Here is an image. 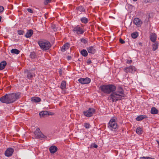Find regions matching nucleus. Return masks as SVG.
<instances>
[{
  "mask_svg": "<svg viewBox=\"0 0 159 159\" xmlns=\"http://www.w3.org/2000/svg\"><path fill=\"white\" fill-rule=\"evenodd\" d=\"M102 92L106 94H111L108 97V100L112 102L122 100L125 97L123 88L121 86L117 88L112 84L102 85L99 87Z\"/></svg>",
  "mask_w": 159,
  "mask_h": 159,
  "instance_id": "f257e3e1",
  "label": "nucleus"
},
{
  "mask_svg": "<svg viewBox=\"0 0 159 159\" xmlns=\"http://www.w3.org/2000/svg\"><path fill=\"white\" fill-rule=\"evenodd\" d=\"M20 96L19 93L7 94L0 98V101L7 104L11 103L19 99Z\"/></svg>",
  "mask_w": 159,
  "mask_h": 159,
  "instance_id": "f03ea898",
  "label": "nucleus"
},
{
  "mask_svg": "<svg viewBox=\"0 0 159 159\" xmlns=\"http://www.w3.org/2000/svg\"><path fill=\"white\" fill-rule=\"evenodd\" d=\"M40 48L43 50H48L51 47L50 43L48 40L45 39H40L38 41Z\"/></svg>",
  "mask_w": 159,
  "mask_h": 159,
  "instance_id": "7ed1b4c3",
  "label": "nucleus"
},
{
  "mask_svg": "<svg viewBox=\"0 0 159 159\" xmlns=\"http://www.w3.org/2000/svg\"><path fill=\"white\" fill-rule=\"evenodd\" d=\"M116 119L117 118L116 117H112L109 122L108 127L112 131L117 128V124L116 121Z\"/></svg>",
  "mask_w": 159,
  "mask_h": 159,
  "instance_id": "20e7f679",
  "label": "nucleus"
},
{
  "mask_svg": "<svg viewBox=\"0 0 159 159\" xmlns=\"http://www.w3.org/2000/svg\"><path fill=\"white\" fill-rule=\"evenodd\" d=\"M95 112V110L93 108H89L88 110L84 111L83 113L87 117H91Z\"/></svg>",
  "mask_w": 159,
  "mask_h": 159,
  "instance_id": "39448f33",
  "label": "nucleus"
},
{
  "mask_svg": "<svg viewBox=\"0 0 159 159\" xmlns=\"http://www.w3.org/2000/svg\"><path fill=\"white\" fill-rule=\"evenodd\" d=\"M73 31L75 33L79 35L83 34L84 32V31L83 28L79 25L74 27Z\"/></svg>",
  "mask_w": 159,
  "mask_h": 159,
  "instance_id": "423d86ee",
  "label": "nucleus"
},
{
  "mask_svg": "<svg viewBox=\"0 0 159 159\" xmlns=\"http://www.w3.org/2000/svg\"><path fill=\"white\" fill-rule=\"evenodd\" d=\"M124 71L126 73H134L136 70V69L133 66H130L129 67H126L124 69Z\"/></svg>",
  "mask_w": 159,
  "mask_h": 159,
  "instance_id": "0eeeda50",
  "label": "nucleus"
},
{
  "mask_svg": "<svg viewBox=\"0 0 159 159\" xmlns=\"http://www.w3.org/2000/svg\"><path fill=\"white\" fill-rule=\"evenodd\" d=\"M34 134L37 138H46V136L42 133L39 128H36V130L34 132Z\"/></svg>",
  "mask_w": 159,
  "mask_h": 159,
  "instance_id": "6e6552de",
  "label": "nucleus"
},
{
  "mask_svg": "<svg viewBox=\"0 0 159 159\" xmlns=\"http://www.w3.org/2000/svg\"><path fill=\"white\" fill-rule=\"evenodd\" d=\"M78 81L81 84H87L90 82L91 80L90 78L86 77L85 78H80L78 80Z\"/></svg>",
  "mask_w": 159,
  "mask_h": 159,
  "instance_id": "1a4fd4ad",
  "label": "nucleus"
},
{
  "mask_svg": "<svg viewBox=\"0 0 159 159\" xmlns=\"http://www.w3.org/2000/svg\"><path fill=\"white\" fill-rule=\"evenodd\" d=\"M14 149L11 148H7L4 154L6 156L10 157L11 156L14 152Z\"/></svg>",
  "mask_w": 159,
  "mask_h": 159,
  "instance_id": "9d476101",
  "label": "nucleus"
},
{
  "mask_svg": "<svg viewBox=\"0 0 159 159\" xmlns=\"http://www.w3.org/2000/svg\"><path fill=\"white\" fill-rule=\"evenodd\" d=\"M76 10L77 11V13L79 14H81L83 12H85V9L82 6L77 7L76 8Z\"/></svg>",
  "mask_w": 159,
  "mask_h": 159,
  "instance_id": "9b49d317",
  "label": "nucleus"
},
{
  "mask_svg": "<svg viewBox=\"0 0 159 159\" xmlns=\"http://www.w3.org/2000/svg\"><path fill=\"white\" fill-rule=\"evenodd\" d=\"M133 23L136 25L137 26L140 27L142 23L141 20L138 18H135L133 21Z\"/></svg>",
  "mask_w": 159,
  "mask_h": 159,
  "instance_id": "f8f14e48",
  "label": "nucleus"
},
{
  "mask_svg": "<svg viewBox=\"0 0 159 159\" xmlns=\"http://www.w3.org/2000/svg\"><path fill=\"white\" fill-rule=\"evenodd\" d=\"M57 150V148L55 146H52L49 148V150L51 154L55 153Z\"/></svg>",
  "mask_w": 159,
  "mask_h": 159,
  "instance_id": "ddd939ff",
  "label": "nucleus"
},
{
  "mask_svg": "<svg viewBox=\"0 0 159 159\" xmlns=\"http://www.w3.org/2000/svg\"><path fill=\"white\" fill-rule=\"evenodd\" d=\"M87 49L88 52L89 53L93 54L96 52L95 48L92 46L88 47L87 48Z\"/></svg>",
  "mask_w": 159,
  "mask_h": 159,
  "instance_id": "4468645a",
  "label": "nucleus"
},
{
  "mask_svg": "<svg viewBox=\"0 0 159 159\" xmlns=\"http://www.w3.org/2000/svg\"><path fill=\"white\" fill-rule=\"evenodd\" d=\"M157 37V35L156 34L152 33L150 35V39L152 42L154 43L156 41Z\"/></svg>",
  "mask_w": 159,
  "mask_h": 159,
  "instance_id": "2eb2a0df",
  "label": "nucleus"
},
{
  "mask_svg": "<svg viewBox=\"0 0 159 159\" xmlns=\"http://www.w3.org/2000/svg\"><path fill=\"white\" fill-rule=\"evenodd\" d=\"M70 46V44L68 43H66L62 47V48H61V51L62 52H65L69 48Z\"/></svg>",
  "mask_w": 159,
  "mask_h": 159,
  "instance_id": "dca6fc26",
  "label": "nucleus"
},
{
  "mask_svg": "<svg viewBox=\"0 0 159 159\" xmlns=\"http://www.w3.org/2000/svg\"><path fill=\"white\" fill-rule=\"evenodd\" d=\"M33 33V31L32 30H28L26 33L25 36L26 38H29L30 37Z\"/></svg>",
  "mask_w": 159,
  "mask_h": 159,
  "instance_id": "f3484780",
  "label": "nucleus"
},
{
  "mask_svg": "<svg viewBox=\"0 0 159 159\" xmlns=\"http://www.w3.org/2000/svg\"><path fill=\"white\" fill-rule=\"evenodd\" d=\"M48 114V111H43L39 113V115L40 117H45Z\"/></svg>",
  "mask_w": 159,
  "mask_h": 159,
  "instance_id": "a211bd4d",
  "label": "nucleus"
},
{
  "mask_svg": "<svg viewBox=\"0 0 159 159\" xmlns=\"http://www.w3.org/2000/svg\"><path fill=\"white\" fill-rule=\"evenodd\" d=\"M34 73L28 71L27 72V78L29 79H32L34 76Z\"/></svg>",
  "mask_w": 159,
  "mask_h": 159,
  "instance_id": "6ab92c4d",
  "label": "nucleus"
},
{
  "mask_svg": "<svg viewBox=\"0 0 159 159\" xmlns=\"http://www.w3.org/2000/svg\"><path fill=\"white\" fill-rule=\"evenodd\" d=\"M7 65V62L5 61H3L0 63V70L3 69Z\"/></svg>",
  "mask_w": 159,
  "mask_h": 159,
  "instance_id": "aec40b11",
  "label": "nucleus"
},
{
  "mask_svg": "<svg viewBox=\"0 0 159 159\" xmlns=\"http://www.w3.org/2000/svg\"><path fill=\"white\" fill-rule=\"evenodd\" d=\"M147 116L145 115H140L138 116L136 118V120L137 121H140L142 120L143 119L147 118Z\"/></svg>",
  "mask_w": 159,
  "mask_h": 159,
  "instance_id": "412c9836",
  "label": "nucleus"
},
{
  "mask_svg": "<svg viewBox=\"0 0 159 159\" xmlns=\"http://www.w3.org/2000/svg\"><path fill=\"white\" fill-rule=\"evenodd\" d=\"M31 100L32 102H38L41 101V99L39 97H34L31 98Z\"/></svg>",
  "mask_w": 159,
  "mask_h": 159,
  "instance_id": "4be33fe9",
  "label": "nucleus"
},
{
  "mask_svg": "<svg viewBox=\"0 0 159 159\" xmlns=\"http://www.w3.org/2000/svg\"><path fill=\"white\" fill-rule=\"evenodd\" d=\"M151 113L152 114H157L158 113V111L155 107H153L151 109Z\"/></svg>",
  "mask_w": 159,
  "mask_h": 159,
  "instance_id": "5701e85b",
  "label": "nucleus"
},
{
  "mask_svg": "<svg viewBox=\"0 0 159 159\" xmlns=\"http://www.w3.org/2000/svg\"><path fill=\"white\" fill-rule=\"evenodd\" d=\"M20 52V51L17 49H12L11 50V53L18 54Z\"/></svg>",
  "mask_w": 159,
  "mask_h": 159,
  "instance_id": "b1692460",
  "label": "nucleus"
},
{
  "mask_svg": "<svg viewBox=\"0 0 159 159\" xmlns=\"http://www.w3.org/2000/svg\"><path fill=\"white\" fill-rule=\"evenodd\" d=\"M66 81H62L61 83V88L62 90L65 89L66 87Z\"/></svg>",
  "mask_w": 159,
  "mask_h": 159,
  "instance_id": "393cba45",
  "label": "nucleus"
},
{
  "mask_svg": "<svg viewBox=\"0 0 159 159\" xmlns=\"http://www.w3.org/2000/svg\"><path fill=\"white\" fill-rule=\"evenodd\" d=\"M81 54L84 57H86L88 55V52L85 49H83L80 52Z\"/></svg>",
  "mask_w": 159,
  "mask_h": 159,
  "instance_id": "a878e982",
  "label": "nucleus"
},
{
  "mask_svg": "<svg viewBox=\"0 0 159 159\" xmlns=\"http://www.w3.org/2000/svg\"><path fill=\"white\" fill-rule=\"evenodd\" d=\"M80 20L84 24H86L89 21L88 19L86 17H82Z\"/></svg>",
  "mask_w": 159,
  "mask_h": 159,
  "instance_id": "bb28decb",
  "label": "nucleus"
},
{
  "mask_svg": "<svg viewBox=\"0 0 159 159\" xmlns=\"http://www.w3.org/2000/svg\"><path fill=\"white\" fill-rule=\"evenodd\" d=\"M152 50L155 51L158 48V43H155L152 45Z\"/></svg>",
  "mask_w": 159,
  "mask_h": 159,
  "instance_id": "cd10ccee",
  "label": "nucleus"
},
{
  "mask_svg": "<svg viewBox=\"0 0 159 159\" xmlns=\"http://www.w3.org/2000/svg\"><path fill=\"white\" fill-rule=\"evenodd\" d=\"M136 132L138 134H141L143 133V130L141 128L139 127L137 128Z\"/></svg>",
  "mask_w": 159,
  "mask_h": 159,
  "instance_id": "c85d7f7f",
  "label": "nucleus"
},
{
  "mask_svg": "<svg viewBox=\"0 0 159 159\" xmlns=\"http://www.w3.org/2000/svg\"><path fill=\"white\" fill-rule=\"evenodd\" d=\"M138 36V33L137 32L133 33L131 34V36L133 39H136Z\"/></svg>",
  "mask_w": 159,
  "mask_h": 159,
  "instance_id": "c756f323",
  "label": "nucleus"
},
{
  "mask_svg": "<svg viewBox=\"0 0 159 159\" xmlns=\"http://www.w3.org/2000/svg\"><path fill=\"white\" fill-rule=\"evenodd\" d=\"M84 126L86 129H89L91 126L90 125L89 123H85L84 124Z\"/></svg>",
  "mask_w": 159,
  "mask_h": 159,
  "instance_id": "7c9ffc66",
  "label": "nucleus"
},
{
  "mask_svg": "<svg viewBox=\"0 0 159 159\" xmlns=\"http://www.w3.org/2000/svg\"><path fill=\"white\" fill-rule=\"evenodd\" d=\"M18 33L19 35H23L24 34V31L23 30H18Z\"/></svg>",
  "mask_w": 159,
  "mask_h": 159,
  "instance_id": "2f4dec72",
  "label": "nucleus"
},
{
  "mask_svg": "<svg viewBox=\"0 0 159 159\" xmlns=\"http://www.w3.org/2000/svg\"><path fill=\"white\" fill-rule=\"evenodd\" d=\"M30 57L32 58H34L35 57V55L34 52L31 53L30 55Z\"/></svg>",
  "mask_w": 159,
  "mask_h": 159,
  "instance_id": "473e14b6",
  "label": "nucleus"
},
{
  "mask_svg": "<svg viewBox=\"0 0 159 159\" xmlns=\"http://www.w3.org/2000/svg\"><path fill=\"white\" fill-rule=\"evenodd\" d=\"M81 42L85 44L87 43V41L86 40L84 39H81Z\"/></svg>",
  "mask_w": 159,
  "mask_h": 159,
  "instance_id": "72a5a7b5",
  "label": "nucleus"
},
{
  "mask_svg": "<svg viewBox=\"0 0 159 159\" xmlns=\"http://www.w3.org/2000/svg\"><path fill=\"white\" fill-rule=\"evenodd\" d=\"M51 1V0H45V1L44 2V4L45 5H47L48 3L50 2Z\"/></svg>",
  "mask_w": 159,
  "mask_h": 159,
  "instance_id": "f704fd0d",
  "label": "nucleus"
},
{
  "mask_svg": "<svg viewBox=\"0 0 159 159\" xmlns=\"http://www.w3.org/2000/svg\"><path fill=\"white\" fill-rule=\"evenodd\" d=\"M119 42L122 44H124L125 43V41L121 38L119 39Z\"/></svg>",
  "mask_w": 159,
  "mask_h": 159,
  "instance_id": "c9c22d12",
  "label": "nucleus"
},
{
  "mask_svg": "<svg viewBox=\"0 0 159 159\" xmlns=\"http://www.w3.org/2000/svg\"><path fill=\"white\" fill-rule=\"evenodd\" d=\"M93 147H94L95 148H98V145L95 143H92L91 145Z\"/></svg>",
  "mask_w": 159,
  "mask_h": 159,
  "instance_id": "e433bc0d",
  "label": "nucleus"
},
{
  "mask_svg": "<svg viewBox=\"0 0 159 159\" xmlns=\"http://www.w3.org/2000/svg\"><path fill=\"white\" fill-rule=\"evenodd\" d=\"M4 9V7L3 6H0V13L2 12Z\"/></svg>",
  "mask_w": 159,
  "mask_h": 159,
  "instance_id": "4c0bfd02",
  "label": "nucleus"
},
{
  "mask_svg": "<svg viewBox=\"0 0 159 159\" xmlns=\"http://www.w3.org/2000/svg\"><path fill=\"white\" fill-rule=\"evenodd\" d=\"M27 10L28 12H30V13H33V10L30 8L27 9Z\"/></svg>",
  "mask_w": 159,
  "mask_h": 159,
  "instance_id": "58836bf2",
  "label": "nucleus"
},
{
  "mask_svg": "<svg viewBox=\"0 0 159 159\" xmlns=\"http://www.w3.org/2000/svg\"><path fill=\"white\" fill-rule=\"evenodd\" d=\"M87 63L88 65H89L92 63V61L88 59L87 61Z\"/></svg>",
  "mask_w": 159,
  "mask_h": 159,
  "instance_id": "ea45409f",
  "label": "nucleus"
},
{
  "mask_svg": "<svg viewBox=\"0 0 159 159\" xmlns=\"http://www.w3.org/2000/svg\"><path fill=\"white\" fill-rule=\"evenodd\" d=\"M149 158V157H141L140 158V159H148V158Z\"/></svg>",
  "mask_w": 159,
  "mask_h": 159,
  "instance_id": "a19ab883",
  "label": "nucleus"
},
{
  "mask_svg": "<svg viewBox=\"0 0 159 159\" xmlns=\"http://www.w3.org/2000/svg\"><path fill=\"white\" fill-rule=\"evenodd\" d=\"M126 62L128 64H130L132 62V61L131 60H128Z\"/></svg>",
  "mask_w": 159,
  "mask_h": 159,
  "instance_id": "79ce46f5",
  "label": "nucleus"
},
{
  "mask_svg": "<svg viewBox=\"0 0 159 159\" xmlns=\"http://www.w3.org/2000/svg\"><path fill=\"white\" fill-rule=\"evenodd\" d=\"M53 114H54L53 113L50 112H49L48 111V114L47 115H53Z\"/></svg>",
  "mask_w": 159,
  "mask_h": 159,
  "instance_id": "37998d69",
  "label": "nucleus"
},
{
  "mask_svg": "<svg viewBox=\"0 0 159 159\" xmlns=\"http://www.w3.org/2000/svg\"><path fill=\"white\" fill-rule=\"evenodd\" d=\"M156 142H157V143L158 144V148H159V141L158 140H157Z\"/></svg>",
  "mask_w": 159,
  "mask_h": 159,
  "instance_id": "c03bdc74",
  "label": "nucleus"
},
{
  "mask_svg": "<svg viewBox=\"0 0 159 159\" xmlns=\"http://www.w3.org/2000/svg\"><path fill=\"white\" fill-rule=\"evenodd\" d=\"M139 45H140V46H142V43L141 42H139Z\"/></svg>",
  "mask_w": 159,
  "mask_h": 159,
  "instance_id": "a18cd8bd",
  "label": "nucleus"
},
{
  "mask_svg": "<svg viewBox=\"0 0 159 159\" xmlns=\"http://www.w3.org/2000/svg\"><path fill=\"white\" fill-rule=\"evenodd\" d=\"M52 28L54 29V30H55V28L54 26H52Z\"/></svg>",
  "mask_w": 159,
  "mask_h": 159,
  "instance_id": "49530a36",
  "label": "nucleus"
},
{
  "mask_svg": "<svg viewBox=\"0 0 159 159\" xmlns=\"http://www.w3.org/2000/svg\"><path fill=\"white\" fill-rule=\"evenodd\" d=\"M71 58V57H68V59H70V58Z\"/></svg>",
  "mask_w": 159,
  "mask_h": 159,
  "instance_id": "de8ad7c7",
  "label": "nucleus"
},
{
  "mask_svg": "<svg viewBox=\"0 0 159 159\" xmlns=\"http://www.w3.org/2000/svg\"><path fill=\"white\" fill-rule=\"evenodd\" d=\"M148 159H154L153 158H152L149 157V158H148Z\"/></svg>",
  "mask_w": 159,
  "mask_h": 159,
  "instance_id": "09e8293b",
  "label": "nucleus"
},
{
  "mask_svg": "<svg viewBox=\"0 0 159 159\" xmlns=\"http://www.w3.org/2000/svg\"><path fill=\"white\" fill-rule=\"evenodd\" d=\"M134 1V2H136V1L137 0H133Z\"/></svg>",
  "mask_w": 159,
  "mask_h": 159,
  "instance_id": "8fccbe9b",
  "label": "nucleus"
},
{
  "mask_svg": "<svg viewBox=\"0 0 159 159\" xmlns=\"http://www.w3.org/2000/svg\"><path fill=\"white\" fill-rule=\"evenodd\" d=\"M60 74L61 75V72H60Z\"/></svg>",
  "mask_w": 159,
  "mask_h": 159,
  "instance_id": "3c124183",
  "label": "nucleus"
},
{
  "mask_svg": "<svg viewBox=\"0 0 159 159\" xmlns=\"http://www.w3.org/2000/svg\"><path fill=\"white\" fill-rule=\"evenodd\" d=\"M60 74L61 75V72H60Z\"/></svg>",
  "mask_w": 159,
  "mask_h": 159,
  "instance_id": "603ef678",
  "label": "nucleus"
}]
</instances>
